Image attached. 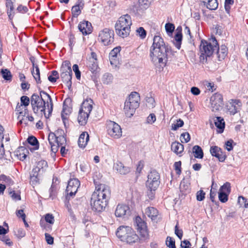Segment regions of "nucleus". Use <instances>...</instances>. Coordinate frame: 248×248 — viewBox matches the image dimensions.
<instances>
[{
  "label": "nucleus",
  "mask_w": 248,
  "mask_h": 248,
  "mask_svg": "<svg viewBox=\"0 0 248 248\" xmlns=\"http://www.w3.org/2000/svg\"><path fill=\"white\" fill-rule=\"evenodd\" d=\"M31 104L34 113L44 115L46 118H49L53 111L52 99L44 91H40L39 95L33 93L31 97Z\"/></svg>",
  "instance_id": "1"
},
{
  "label": "nucleus",
  "mask_w": 248,
  "mask_h": 248,
  "mask_svg": "<svg viewBox=\"0 0 248 248\" xmlns=\"http://www.w3.org/2000/svg\"><path fill=\"white\" fill-rule=\"evenodd\" d=\"M150 56L152 62L158 70H162L167 61V48L163 39L159 36H155L154 38Z\"/></svg>",
  "instance_id": "2"
},
{
  "label": "nucleus",
  "mask_w": 248,
  "mask_h": 248,
  "mask_svg": "<svg viewBox=\"0 0 248 248\" xmlns=\"http://www.w3.org/2000/svg\"><path fill=\"white\" fill-rule=\"evenodd\" d=\"M110 194L108 186L103 184L96 185L90 201L92 210L98 212L103 211L108 203Z\"/></svg>",
  "instance_id": "3"
},
{
  "label": "nucleus",
  "mask_w": 248,
  "mask_h": 248,
  "mask_svg": "<svg viewBox=\"0 0 248 248\" xmlns=\"http://www.w3.org/2000/svg\"><path fill=\"white\" fill-rule=\"evenodd\" d=\"M217 48V42L215 37H212L208 40H202L200 46V62L202 63L206 62L207 57L211 56Z\"/></svg>",
  "instance_id": "4"
},
{
  "label": "nucleus",
  "mask_w": 248,
  "mask_h": 248,
  "mask_svg": "<svg viewBox=\"0 0 248 248\" xmlns=\"http://www.w3.org/2000/svg\"><path fill=\"white\" fill-rule=\"evenodd\" d=\"M131 25L132 20L129 15L126 14L121 16L115 25L116 34L123 38L126 37L130 34Z\"/></svg>",
  "instance_id": "5"
},
{
  "label": "nucleus",
  "mask_w": 248,
  "mask_h": 248,
  "mask_svg": "<svg viewBox=\"0 0 248 248\" xmlns=\"http://www.w3.org/2000/svg\"><path fill=\"white\" fill-rule=\"evenodd\" d=\"M116 235L122 241L127 244H133L139 240L138 235L129 226H120L116 232Z\"/></svg>",
  "instance_id": "6"
},
{
  "label": "nucleus",
  "mask_w": 248,
  "mask_h": 248,
  "mask_svg": "<svg viewBox=\"0 0 248 248\" xmlns=\"http://www.w3.org/2000/svg\"><path fill=\"white\" fill-rule=\"evenodd\" d=\"M140 95L137 92H132L124 103V111L126 116L131 117L139 107Z\"/></svg>",
  "instance_id": "7"
},
{
  "label": "nucleus",
  "mask_w": 248,
  "mask_h": 248,
  "mask_svg": "<svg viewBox=\"0 0 248 248\" xmlns=\"http://www.w3.org/2000/svg\"><path fill=\"white\" fill-rule=\"evenodd\" d=\"M93 101L91 99L84 100L79 110L78 122L81 125H84L87 122L90 113L93 109Z\"/></svg>",
  "instance_id": "8"
},
{
  "label": "nucleus",
  "mask_w": 248,
  "mask_h": 248,
  "mask_svg": "<svg viewBox=\"0 0 248 248\" xmlns=\"http://www.w3.org/2000/svg\"><path fill=\"white\" fill-rule=\"evenodd\" d=\"M159 184L160 175L158 172L155 170L151 171L148 175V179L146 183L147 187L150 190V193L148 194L150 199L153 198L154 194L152 191L156 190Z\"/></svg>",
  "instance_id": "9"
},
{
  "label": "nucleus",
  "mask_w": 248,
  "mask_h": 248,
  "mask_svg": "<svg viewBox=\"0 0 248 248\" xmlns=\"http://www.w3.org/2000/svg\"><path fill=\"white\" fill-rule=\"evenodd\" d=\"M108 134L115 139H119L122 136V129L120 126L113 121H109L107 124Z\"/></svg>",
  "instance_id": "10"
},
{
  "label": "nucleus",
  "mask_w": 248,
  "mask_h": 248,
  "mask_svg": "<svg viewBox=\"0 0 248 248\" xmlns=\"http://www.w3.org/2000/svg\"><path fill=\"white\" fill-rule=\"evenodd\" d=\"M63 134L64 132L62 129H59L55 133H50L48 137L49 144H51L52 140H54L58 145H64L66 144V140Z\"/></svg>",
  "instance_id": "11"
},
{
  "label": "nucleus",
  "mask_w": 248,
  "mask_h": 248,
  "mask_svg": "<svg viewBox=\"0 0 248 248\" xmlns=\"http://www.w3.org/2000/svg\"><path fill=\"white\" fill-rule=\"evenodd\" d=\"M114 31L108 28H105L99 34V39L105 46L110 45L114 41Z\"/></svg>",
  "instance_id": "12"
},
{
  "label": "nucleus",
  "mask_w": 248,
  "mask_h": 248,
  "mask_svg": "<svg viewBox=\"0 0 248 248\" xmlns=\"http://www.w3.org/2000/svg\"><path fill=\"white\" fill-rule=\"evenodd\" d=\"M210 102L212 111L216 112L220 110L223 106L222 95L220 93H215L211 97Z\"/></svg>",
  "instance_id": "13"
},
{
  "label": "nucleus",
  "mask_w": 248,
  "mask_h": 248,
  "mask_svg": "<svg viewBox=\"0 0 248 248\" xmlns=\"http://www.w3.org/2000/svg\"><path fill=\"white\" fill-rule=\"evenodd\" d=\"M80 186V182L77 178L71 179L68 183L66 192H67V198L73 197L77 193Z\"/></svg>",
  "instance_id": "14"
},
{
  "label": "nucleus",
  "mask_w": 248,
  "mask_h": 248,
  "mask_svg": "<svg viewBox=\"0 0 248 248\" xmlns=\"http://www.w3.org/2000/svg\"><path fill=\"white\" fill-rule=\"evenodd\" d=\"M242 105L240 100L237 99H231L226 105L227 109L231 115H234L240 109Z\"/></svg>",
  "instance_id": "15"
},
{
  "label": "nucleus",
  "mask_w": 248,
  "mask_h": 248,
  "mask_svg": "<svg viewBox=\"0 0 248 248\" xmlns=\"http://www.w3.org/2000/svg\"><path fill=\"white\" fill-rule=\"evenodd\" d=\"M115 214L117 217H127L130 215V208L128 205L125 204H118L117 206Z\"/></svg>",
  "instance_id": "16"
},
{
  "label": "nucleus",
  "mask_w": 248,
  "mask_h": 248,
  "mask_svg": "<svg viewBox=\"0 0 248 248\" xmlns=\"http://www.w3.org/2000/svg\"><path fill=\"white\" fill-rule=\"evenodd\" d=\"M145 214L155 222H157L160 219L158 211L154 207H148L146 208Z\"/></svg>",
  "instance_id": "17"
},
{
  "label": "nucleus",
  "mask_w": 248,
  "mask_h": 248,
  "mask_svg": "<svg viewBox=\"0 0 248 248\" xmlns=\"http://www.w3.org/2000/svg\"><path fill=\"white\" fill-rule=\"evenodd\" d=\"M78 29L84 35L89 34L92 31V26L91 23L86 20H83L78 24Z\"/></svg>",
  "instance_id": "18"
},
{
  "label": "nucleus",
  "mask_w": 248,
  "mask_h": 248,
  "mask_svg": "<svg viewBox=\"0 0 248 248\" xmlns=\"http://www.w3.org/2000/svg\"><path fill=\"white\" fill-rule=\"evenodd\" d=\"M210 152L212 156L217 157L220 162H223L225 159V156L222 155V152L221 148L217 146H211L210 149Z\"/></svg>",
  "instance_id": "19"
},
{
  "label": "nucleus",
  "mask_w": 248,
  "mask_h": 248,
  "mask_svg": "<svg viewBox=\"0 0 248 248\" xmlns=\"http://www.w3.org/2000/svg\"><path fill=\"white\" fill-rule=\"evenodd\" d=\"M72 72H70L67 71H62L61 74V78L63 82L65 83L69 89H70L72 86Z\"/></svg>",
  "instance_id": "20"
},
{
  "label": "nucleus",
  "mask_w": 248,
  "mask_h": 248,
  "mask_svg": "<svg viewBox=\"0 0 248 248\" xmlns=\"http://www.w3.org/2000/svg\"><path fill=\"white\" fill-rule=\"evenodd\" d=\"M176 32L174 35L173 42L176 47L179 49L181 47L182 40L181 27H178L176 29Z\"/></svg>",
  "instance_id": "21"
},
{
  "label": "nucleus",
  "mask_w": 248,
  "mask_h": 248,
  "mask_svg": "<svg viewBox=\"0 0 248 248\" xmlns=\"http://www.w3.org/2000/svg\"><path fill=\"white\" fill-rule=\"evenodd\" d=\"M113 169L117 170V171L120 174L122 175H125L130 172L129 168L124 166L122 162L119 161L114 163Z\"/></svg>",
  "instance_id": "22"
},
{
  "label": "nucleus",
  "mask_w": 248,
  "mask_h": 248,
  "mask_svg": "<svg viewBox=\"0 0 248 248\" xmlns=\"http://www.w3.org/2000/svg\"><path fill=\"white\" fill-rule=\"evenodd\" d=\"M82 0H78L76 5L72 7V14L74 17H78L81 13V10L84 6Z\"/></svg>",
  "instance_id": "23"
},
{
  "label": "nucleus",
  "mask_w": 248,
  "mask_h": 248,
  "mask_svg": "<svg viewBox=\"0 0 248 248\" xmlns=\"http://www.w3.org/2000/svg\"><path fill=\"white\" fill-rule=\"evenodd\" d=\"M89 140V135L87 132L82 133L78 140V144L79 147L84 148L85 147Z\"/></svg>",
  "instance_id": "24"
},
{
  "label": "nucleus",
  "mask_w": 248,
  "mask_h": 248,
  "mask_svg": "<svg viewBox=\"0 0 248 248\" xmlns=\"http://www.w3.org/2000/svg\"><path fill=\"white\" fill-rule=\"evenodd\" d=\"M135 225L137 227V229L141 233H144L146 230V223L142 220L140 217H137L136 218Z\"/></svg>",
  "instance_id": "25"
},
{
  "label": "nucleus",
  "mask_w": 248,
  "mask_h": 248,
  "mask_svg": "<svg viewBox=\"0 0 248 248\" xmlns=\"http://www.w3.org/2000/svg\"><path fill=\"white\" fill-rule=\"evenodd\" d=\"M216 50H217V54L219 61L223 60L228 54V48L225 45H221L219 47L217 44V48Z\"/></svg>",
  "instance_id": "26"
},
{
  "label": "nucleus",
  "mask_w": 248,
  "mask_h": 248,
  "mask_svg": "<svg viewBox=\"0 0 248 248\" xmlns=\"http://www.w3.org/2000/svg\"><path fill=\"white\" fill-rule=\"evenodd\" d=\"M37 169H33L30 173V184L32 186L36 185L39 184V171L37 170Z\"/></svg>",
  "instance_id": "27"
},
{
  "label": "nucleus",
  "mask_w": 248,
  "mask_h": 248,
  "mask_svg": "<svg viewBox=\"0 0 248 248\" xmlns=\"http://www.w3.org/2000/svg\"><path fill=\"white\" fill-rule=\"evenodd\" d=\"M153 0H139V6L137 8V12H142L146 10L150 6Z\"/></svg>",
  "instance_id": "28"
},
{
  "label": "nucleus",
  "mask_w": 248,
  "mask_h": 248,
  "mask_svg": "<svg viewBox=\"0 0 248 248\" xmlns=\"http://www.w3.org/2000/svg\"><path fill=\"white\" fill-rule=\"evenodd\" d=\"M121 47H116L113 48L109 53V58L111 64L117 61L118 56L120 55Z\"/></svg>",
  "instance_id": "29"
},
{
  "label": "nucleus",
  "mask_w": 248,
  "mask_h": 248,
  "mask_svg": "<svg viewBox=\"0 0 248 248\" xmlns=\"http://www.w3.org/2000/svg\"><path fill=\"white\" fill-rule=\"evenodd\" d=\"M171 149L177 155L181 154L184 151V146L179 142L175 141L172 143Z\"/></svg>",
  "instance_id": "30"
},
{
  "label": "nucleus",
  "mask_w": 248,
  "mask_h": 248,
  "mask_svg": "<svg viewBox=\"0 0 248 248\" xmlns=\"http://www.w3.org/2000/svg\"><path fill=\"white\" fill-rule=\"evenodd\" d=\"M27 151L26 149L24 146L19 147L14 152L15 155L17 156L20 160H23L27 156L25 152Z\"/></svg>",
  "instance_id": "31"
},
{
  "label": "nucleus",
  "mask_w": 248,
  "mask_h": 248,
  "mask_svg": "<svg viewBox=\"0 0 248 248\" xmlns=\"http://www.w3.org/2000/svg\"><path fill=\"white\" fill-rule=\"evenodd\" d=\"M202 1L209 10H214L218 7L217 0H202Z\"/></svg>",
  "instance_id": "32"
},
{
  "label": "nucleus",
  "mask_w": 248,
  "mask_h": 248,
  "mask_svg": "<svg viewBox=\"0 0 248 248\" xmlns=\"http://www.w3.org/2000/svg\"><path fill=\"white\" fill-rule=\"evenodd\" d=\"M216 126L219 129V132H223L225 127V122L224 119L221 117H217L214 120Z\"/></svg>",
  "instance_id": "33"
},
{
  "label": "nucleus",
  "mask_w": 248,
  "mask_h": 248,
  "mask_svg": "<svg viewBox=\"0 0 248 248\" xmlns=\"http://www.w3.org/2000/svg\"><path fill=\"white\" fill-rule=\"evenodd\" d=\"M193 153L195 158L202 159L203 157V152L202 148L199 145H195L193 146Z\"/></svg>",
  "instance_id": "34"
},
{
  "label": "nucleus",
  "mask_w": 248,
  "mask_h": 248,
  "mask_svg": "<svg viewBox=\"0 0 248 248\" xmlns=\"http://www.w3.org/2000/svg\"><path fill=\"white\" fill-rule=\"evenodd\" d=\"M88 66L92 73H94L98 69V64L96 59L92 58L88 62Z\"/></svg>",
  "instance_id": "35"
},
{
  "label": "nucleus",
  "mask_w": 248,
  "mask_h": 248,
  "mask_svg": "<svg viewBox=\"0 0 248 248\" xmlns=\"http://www.w3.org/2000/svg\"><path fill=\"white\" fill-rule=\"evenodd\" d=\"M31 74L35 79L36 82L37 83H40L41 82L40 70L37 65H36L35 66H33V70L31 71Z\"/></svg>",
  "instance_id": "36"
},
{
  "label": "nucleus",
  "mask_w": 248,
  "mask_h": 248,
  "mask_svg": "<svg viewBox=\"0 0 248 248\" xmlns=\"http://www.w3.org/2000/svg\"><path fill=\"white\" fill-rule=\"evenodd\" d=\"M3 128L2 126H0V159L1 158L5 153L3 144L2 143V140L4 138L3 135Z\"/></svg>",
  "instance_id": "37"
},
{
  "label": "nucleus",
  "mask_w": 248,
  "mask_h": 248,
  "mask_svg": "<svg viewBox=\"0 0 248 248\" xmlns=\"http://www.w3.org/2000/svg\"><path fill=\"white\" fill-rule=\"evenodd\" d=\"M113 79V77L111 74L106 73L103 75L101 80L104 84H108L112 82Z\"/></svg>",
  "instance_id": "38"
},
{
  "label": "nucleus",
  "mask_w": 248,
  "mask_h": 248,
  "mask_svg": "<svg viewBox=\"0 0 248 248\" xmlns=\"http://www.w3.org/2000/svg\"><path fill=\"white\" fill-rule=\"evenodd\" d=\"M28 143L34 146V150H37L39 148V142L37 139L34 136H29L27 139Z\"/></svg>",
  "instance_id": "39"
},
{
  "label": "nucleus",
  "mask_w": 248,
  "mask_h": 248,
  "mask_svg": "<svg viewBox=\"0 0 248 248\" xmlns=\"http://www.w3.org/2000/svg\"><path fill=\"white\" fill-rule=\"evenodd\" d=\"M0 183H4L8 185H12L14 183L10 177L7 176L4 174L0 175Z\"/></svg>",
  "instance_id": "40"
},
{
  "label": "nucleus",
  "mask_w": 248,
  "mask_h": 248,
  "mask_svg": "<svg viewBox=\"0 0 248 248\" xmlns=\"http://www.w3.org/2000/svg\"><path fill=\"white\" fill-rule=\"evenodd\" d=\"M180 189L183 194H186L190 191L189 186L185 182H181L180 185Z\"/></svg>",
  "instance_id": "41"
},
{
  "label": "nucleus",
  "mask_w": 248,
  "mask_h": 248,
  "mask_svg": "<svg viewBox=\"0 0 248 248\" xmlns=\"http://www.w3.org/2000/svg\"><path fill=\"white\" fill-rule=\"evenodd\" d=\"M1 74L2 78L5 80L10 81L12 80V76L10 71L9 70L7 69H2L1 70Z\"/></svg>",
  "instance_id": "42"
},
{
  "label": "nucleus",
  "mask_w": 248,
  "mask_h": 248,
  "mask_svg": "<svg viewBox=\"0 0 248 248\" xmlns=\"http://www.w3.org/2000/svg\"><path fill=\"white\" fill-rule=\"evenodd\" d=\"M6 6L7 8V14L10 18H11L13 11L14 10V6L13 2L11 0H9L8 1L6 2Z\"/></svg>",
  "instance_id": "43"
},
{
  "label": "nucleus",
  "mask_w": 248,
  "mask_h": 248,
  "mask_svg": "<svg viewBox=\"0 0 248 248\" xmlns=\"http://www.w3.org/2000/svg\"><path fill=\"white\" fill-rule=\"evenodd\" d=\"M136 35L140 37V39H143L146 36V31L143 27H140L136 30Z\"/></svg>",
  "instance_id": "44"
},
{
  "label": "nucleus",
  "mask_w": 248,
  "mask_h": 248,
  "mask_svg": "<svg viewBox=\"0 0 248 248\" xmlns=\"http://www.w3.org/2000/svg\"><path fill=\"white\" fill-rule=\"evenodd\" d=\"M47 166V162L45 160H41L37 162L36 166L34 169H37V171L40 172L43 171V169Z\"/></svg>",
  "instance_id": "45"
},
{
  "label": "nucleus",
  "mask_w": 248,
  "mask_h": 248,
  "mask_svg": "<svg viewBox=\"0 0 248 248\" xmlns=\"http://www.w3.org/2000/svg\"><path fill=\"white\" fill-rule=\"evenodd\" d=\"M219 191L223 192L224 193L230 194L231 192V186L230 184L228 182H226L223 186H222L220 189Z\"/></svg>",
  "instance_id": "46"
},
{
  "label": "nucleus",
  "mask_w": 248,
  "mask_h": 248,
  "mask_svg": "<svg viewBox=\"0 0 248 248\" xmlns=\"http://www.w3.org/2000/svg\"><path fill=\"white\" fill-rule=\"evenodd\" d=\"M71 72H72L71 68V63L68 61H65L63 62L62 67L61 68V71H66Z\"/></svg>",
  "instance_id": "47"
},
{
  "label": "nucleus",
  "mask_w": 248,
  "mask_h": 248,
  "mask_svg": "<svg viewBox=\"0 0 248 248\" xmlns=\"http://www.w3.org/2000/svg\"><path fill=\"white\" fill-rule=\"evenodd\" d=\"M166 244L169 248H176L175 245V240L171 237L168 236L167 237Z\"/></svg>",
  "instance_id": "48"
},
{
  "label": "nucleus",
  "mask_w": 248,
  "mask_h": 248,
  "mask_svg": "<svg viewBox=\"0 0 248 248\" xmlns=\"http://www.w3.org/2000/svg\"><path fill=\"white\" fill-rule=\"evenodd\" d=\"M229 194L224 193L219 191L218 192V199L219 201L223 202H226L228 200V195Z\"/></svg>",
  "instance_id": "49"
},
{
  "label": "nucleus",
  "mask_w": 248,
  "mask_h": 248,
  "mask_svg": "<svg viewBox=\"0 0 248 248\" xmlns=\"http://www.w3.org/2000/svg\"><path fill=\"white\" fill-rule=\"evenodd\" d=\"M55 142L54 140H52V143L50 144L51 146V151L52 152L51 156H54L55 155V153L58 151L59 147L61 146L60 145H58L57 143L55 144Z\"/></svg>",
  "instance_id": "50"
},
{
  "label": "nucleus",
  "mask_w": 248,
  "mask_h": 248,
  "mask_svg": "<svg viewBox=\"0 0 248 248\" xmlns=\"http://www.w3.org/2000/svg\"><path fill=\"white\" fill-rule=\"evenodd\" d=\"M181 141L182 142H188L190 140V136L188 132L182 133L180 136Z\"/></svg>",
  "instance_id": "51"
},
{
  "label": "nucleus",
  "mask_w": 248,
  "mask_h": 248,
  "mask_svg": "<svg viewBox=\"0 0 248 248\" xmlns=\"http://www.w3.org/2000/svg\"><path fill=\"white\" fill-rule=\"evenodd\" d=\"M21 104L24 106L25 108L27 107L30 104V98L27 96H22L20 98Z\"/></svg>",
  "instance_id": "52"
},
{
  "label": "nucleus",
  "mask_w": 248,
  "mask_h": 248,
  "mask_svg": "<svg viewBox=\"0 0 248 248\" xmlns=\"http://www.w3.org/2000/svg\"><path fill=\"white\" fill-rule=\"evenodd\" d=\"M45 220L46 222L50 224H53L54 222V217L51 214H46L45 216Z\"/></svg>",
  "instance_id": "53"
},
{
  "label": "nucleus",
  "mask_w": 248,
  "mask_h": 248,
  "mask_svg": "<svg viewBox=\"0 0 248 248\" xmlns=\"http://www.w3.org/2000/svg\"><path fill=\"white\" fill-rule=\"evenodd\" d=\"M175 29L174 25L170 23H166L165 25V29L167 32L172 33Z\"/></svg>",
  "instance_id": "54"
},
{
  "label": "nucleus",
  "mask_w": 248,
  "mask_h": 248,
  "mask_svg": "<svg viewBox=\"0 0 248 248\" xmlns=\"http://www.w3.org/2000/svg\"><path fill=\"white\" fill-rule=\"evenodd\" d=\"M205 193L203 190L198 191L196 194V198L198 201H202L205 198Z\"/></svg>",
  "instance_id": "55"
},
{
  "label": "nucleus",
  "mask_w": 248,
  "mask_h": 248,
  "mask_svg": "<svg viewBox=\"0 0 248 248\" xmlns=\"http://www.w3.org/2000/svg\"><path fill=\"white\" fill-rule=\"evenodd\" d=\"M9 193L11 195L12 198L14 200L16 201V200H21V197H20V194L17 193H16L14 190L10 191L9 192Z\"/></svg>",
  "instance_id": "56"
},
{
  "label": "nucleus",
  "mask_w": 248,
  "mask_h": 248,
  "mask_svg": "<svg viewBox=\"0 0 248 248\" xmlns=\"http://www.w3.org/2000/svg\"><path fill=\"white\" fill-rule=\"evenodd\" d=\"M73 70L75 73L76 77L77 79H79L80 78V72L79 70L78 66L77 64H74L73 66Z\"/></svg>",
  "instance_id": "57"
},
{
  "label": "nucleus",
  "mask_w": 248,
  "mask_h": 248,
  "mask_svg": "<svg viewBox=\"0 0 248 248\" xmlns=\"http://www.w3.org/2000/svg\"><path fill=\"white\" fill-rule=\"evenodd\" d=\"M16 215L19 217H21L23 222H25L26 215L24 213L23 210L20 209L16 211Z\"/></svg>",
  "instance_id": "58"
},
{
  "label": "nucleus",
  "mask_w": 248,
  "mask_h": 248,
  "mask_svg": "<svg viewBox=\"0 0 248 248\" xmlns=\"http://www.w3.org/2000/svg\"><path fill=\"white\" fill-rule=\"evenodd\" d=\"M0 239L8 246H11L13 245V242L11 241L10 239L7 236H3L0 237Z\"/></svg>",
  "instance_id": "59"
},
{
  "label": "nucleus",
  "mask_w": 248,
  "mask_h": 248,
  "mask_svg": "<svg viewBox=\"0 0 248 248\" xmlns=\"http://www.w3.org/2000/svg\"><path fill=\"white\" fill-rule=\"evenodd\" d=\"M156 120L155 115L153 114H150L149 116L147 118V122L148 124H153Z\"/></svg>",
  "instance_id": "60"
},
{
  "label": "nucleus",
  "mask_w": 248,
  "mask_h": 248,
  "mask_svg": "<svg viewBox=\"0 0 248 248\" xmlns=\"http://www.w3.org/2000/svg\"><path fill=\"white\" fill-rule=\"evenodd\" d=\"M45 238L48 244L52 245L54 242V239L49 234L45 233Z\"/></svg>",
  "instance_id": "61"
},
{
  "label": "nucleus",
  "mask_w": 248,
  "mask_h": 248,
  "mask_svg": "<svg viewBox=\"0 0 248 248\" xmlns=\"http://www.w3.org/2000/svg\"><path fill=\"white\" fill-rule=\"evenodd\" d=\"M174 166L176 173L177 174H180L181 172V162L178 161V162H175V163L174 164Z\"/></svg>",
  "instance_id": "62"
},
{
  "label": "nucleus",
  "mask_w": 248,
  "mask_h": 248,
  "mask_svg": "<svg viewBox=\"0 0 248 248\" xmlns=\"http://www.w3.org/2000/svg\"><path fill=\"white\" fill-rule=\"evenodd\" d=\"M16 10L19 13L24 14L27 12L28 8L26 6L20 5L17 8Z\"/></svg>",
  "instance_id": "63"
},
{
  "label": "nucleus",
  "mask_w": 248,
  "mask_h": 248,
  "mask_svg": "<svg viewBox=\"0 0 248 248\" xmlns=\"http://www.w3.org/2000/svg\"><path fill=\"white\" fill-rule=\"evenodd\" d=\"M175 234L178 236V237L181 239L183 236V231L182 230H179L178 225H176L175 227Z\"/></svg>",
  "instance_id": "64"
}]
</instances>
